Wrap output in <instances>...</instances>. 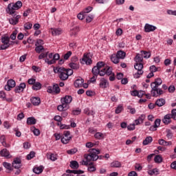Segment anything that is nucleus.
Instances as JSON below:
<instances>
[{
    "label": "nucleus",
    "mask_w": 176,
    "mask_h": 176,
    "mask_svg": "<svg viewBox=\"0 0 176 176\" xmlns=\"http://www.w3.org/2000/svg\"><path fill=\"white\" fill-rule=\"evenodd\" d=\"M50 32L54 36H56L57 35H61L63 30L61 28H51Z\"/></svg>",
    "instance_id": "nucleus-16"
},
{
    "label": "nucleus",
    "mask_w": 176,
    "mask_h": 176,
    "mask_svg": "<svg viewBox=\"0 0 176 176\" xmlns=\"http://www.w3.org/2000/svg\"><path fill=\"white\" fill-rule=\"evenodd\" d=\"M171 114H166L162 120L163 123L164 124H169V123H171Z\"/></svg>",
    "instance_id": "nucleus-21"
},
{
    "label": "nucleus",
    "mask_w": 176,
    "mask_h": 176,
    "mask_svg": "<svg viewBox=\"0 0 176 176\" xmlns=\"http://www.w3.org/2000/svg\"><path fill=\"white\" fill-rule=\"evenodd\" d=\"M94 137L96 140H104L105 138V134L101 133V132H97L95 133Z\"/></svg>",
    "instance_id": "nucleus-30"
},
{
    "label": "nucleus",
    "mask_w": 176,
    "mask_h": 176,
    "mask_svg": "<svg viewBox=\"0 0 176 176\" xmlns=\"http://www.w3.org/2000/svg\"><path fill=\"white\" fill-rule=\"evenodd\" d=\"M104 65H105V63L104 62H98L96 64V66H95L94 68H97L98 70H100V69H102Z\"/></svg>",
    "instance_id": "nucleus-41"
},
{
    "label": "nucleus",
    "mask_w": 176,
    "mask_h": 176,
    "mask_svg": "<svg viewBox=\"0 0 176 176\" xmlns=\"http://www.w3.org/2000/svg\"><path fill=\"white\" fill-rule=\"evenodd\" d=\"M60 59V54H54L53 58L52 60H49V58H45V61L48 64V65H52L53 64H56V61Z\"/></svg>",
    "instance_id": "nucleus-9"
},
{
    "label": "nucleus",
    "mask_w": 176,
    "mask_h": 176,
    "mask_svg": "<svg viewBox=\"0 0 176 176\" xmlns=\"http://www.w3.org/2000/svg\"><path fill=\"white\" fill-rule=\"evenodd\" d=\"M144 32H153V31H156L157 28L153 25H151L149 23H146L144 25Z\"/></svg>",
    "instance_id": "nucleus-13"
},
{
    "label": "nucleus",
    "mask_w": 176,
    "mask_h": 176,
    "mask_svg": "<svg viewBox=\"0 0 176 176\" xmlns=\"http://www.w3.org/2000/svg\"><path fill=\"white\" fill-rule=\"evenodd\" d=\"M162 120L160 119H156L154 122V125L150 127V131H156L157 127L160 126Z\"/></svg>",
    "instance_id": "nucleus-15"
},
{
    "label": "nucleus",
    "mask_w": 176,
    "mask_h": 176,
    "mask_svg": "<svg viewBox=\"0 0 176 176\" xmlns=\"http://www.w3.org/2000/svg\"><path fill=\"white\" fill-rule=\"evenodd\" d=\"M147 173H148V175H157V174H159V169H157V168H154V169H153V170H148V171H147Z\"/></svg>",
    "instance_id": "nucleus-37"
},
{
    "label": "nucleus",
    "mask_w": 176,
    "mask_h": 176,
    "mask_svg": "<svg viewBox=\"0 0 176 176\" xmlns=\"http://www.w3.org/2000/svg\"><path fill=\"white\" fill-rule=\"evenodd\" d=\"M166 12L167 14H170V16H176V10H168Z\"/></svg>",
    "instance_id": "nucleus-61"
},
{
    "label": "nucleus",
    "mask_w": 176,
    "mask_h": 176,
    "mask_svg": "<svg viewBox=\"0 0 176 176\" xmlns=\"http://www.w3.org/2000/svg\"><path fill=\"white\" fill-rule=\"evenodd\" d=\"M1 43L3 45L0 46V50H6L8 47H10V45H13L14 42L10 41V37L3 36L1 38Z\"/></svg>",
    "instance_id": "nucleus-4"
},
{
    "label": "nucleus",
    "mask_w": 176,
    "mask_h": 176,
    "mask_svg": "<svg viewBox=\"0 0 176 176\" xmlns=\"http://www.w3.org/2000/svg\"><path fill=\"white\" fill-rule=\"evenodd\" d=\"M95 145H96L95 143L90 142H87V143L85 144L86 148H93V146H94Z\"/></svg>",
    "instance_id": "nucleus-62"
},
{
    "label": "nucleus",
    "mask_w": 176,
    "mask_h": 176,
    "mask_svg": "<svg viewBox=\"0 0 176 176\" xmlns=\"http://www.w3.org/2000/svg\"><path fill=\"white\" fill-rule=\"evenodd\" d=\"M81 64H86L90 65L91 64V58L89 54H85L82 58L80 60Z\"/></svg>",
    "instance_id": "nucleus-8"
},
{
    "label": "nucleus",
    "mask_w": 176,
    "mask_h": 176,
    "mask_svg": "<svg viewBox=\"0 0 176 176\" xmlns=\"http://www.w3.org/2000/svg\"><path fill=\"white\" fill-rule=\"evenodd\" d=\"M99 86L101 89H107V87H109V82H108V80L102 78L100 80Z\"/></svg>",
    "instance_id": "nucleus-14"
},
{
    "label": "nucleus",
    "mask_w": 176,
    "mask_h": 176,
    "mask_svg": "<svg viewBox=\"0 0 176 176\" xmlns=\"http://www.w3.org/2000/svg\"><path fill=\"white\" fill-rule=\"evenodd\" d=\"M25 87V83L22 82L19 85V86L16 87L15 93H21V91H24V89Z\"/></svg>",
    "instance_id": "nucleus-22"
},
{
    "label": "nucleus",
    "mask_w": 176,
    "mask_h": 176,
    "mask_svg": "<svg viewBox=\"0 0 176 176\" xmlns=\"http://www.w3.org/2000/svg\"><path fill=\"white\" fill-rule=\"evenodd\" d=\"M123 111V105L119 104L115 110L116 113L119 114Z\"/></svg>",
    "instance_id": "nucleus-50"
},
{
    "label": "nucleus",
    "mask_w": 176,
    "mask_h": 176,
    "mask_svg": "<svg viewBox=\"0 0 176 176\" xmlns=\"http://www.w3.org/2000/svg\"><path fill=\"white\" fill-rule=\"evenodd\" d=\"M69 108V106H66L65 104H60L58 106L57 109L60 112H63V111H67Z\"/></svg>",
    "instance_id": "nucleus-31"
},
{
    "label": "nucleus",
    "mask_w": 176,
    "mask_h": 176,
    "mask_svg": "<svg viewBox=\"0 0 176 176\" xmlns=\"http://www.w3.org/2000/svg\"><path fill=\"white\" fill-rule=\"evenodd\" d=\"M54 120H56V122H59L58 123L60 124L61 122L63 121V118H61V116H56L54 118Z\"/></svg>",
    "instance_id": "nucleus-63"
},
{
    "label": "nucleus",
    "mask_w": 176,
    "mask_h": 176,
    "mask_svg": "<svg viewBox=\"0 0 176 176\" xmlns=\"http://www.w3.org/2000/svg\"><path fill=\"white\" fill-rule=\"evenodd\" d=\"M23 27L25 30H31V28H32V23L30 22H27L26 23L24 24Z\"/></svg>",
    "instance_id": "nucleus-54"
},
{
    "label": "nucleus",
    "mask_w": 176,
    "mask_h": 176,
    "mask_svg": "<svg viewBox=\"0 0 176 176\" xmlns=\"http://www.w3.org/2000/svg\"><path fill=\"white\" fill-rule=\"evenodd\" d=\"M89 167H88V171H90L91 173L96 171V166L93 165V163L89 164Z\"/></svg>",
    "instance_id": "nucleus-55"
},
{
    "label": "nucleus",
    "mask_w": 176,
    "mask_h": 176,
    "mask_svg": "<svg viewBox=\"0 0 176 176\" xmlns=\"http://www.w3.org/2000/svg\"><path fill=\"white\" fill-rule=\"evenodd\" d=\"M54 72L55 74H58L59 78L61 80H67L68 79V75H67V69L64 67H54Z\"/></svg>",
    "instance_id": "nucleus-3"
},
{
    "label": "nucleus",
    "mask_w": 176,
    "mask_h": 176,
    "mask_svg": "<svg viewBox=\"0 0 176 176\" xmlns=\"http://www.w3.org/2000/svg\"><path fill=\"white\" fill-rule=\"evenodd\" d=\"M127 129L129 131H133V130H135V124H130L128 126H127Z\"/></svg>",
    "instance_id": "nucleus-58"
},
{
    "label": "nucleus",
    "mask_w": 176,
    "mask_h": 176,
    "mask_svg": "<svg viewBox=\"0 0 176 176\" xmlns=\"http://www.w3.org/2000/svg\"><path fill=\"white\" fill-rule=\"evenodd\" d=\"M58 125L60 126V129H65V130H69L71 129V126L67 124H62L60 123H58Z\"/></svg>",
    "instance_id": "nucleus-49"
},
{
    "label": "nucleus",
    "mask_w": 176,
    "mask_h": 176,
    "mask_svg": "<svg viewBox=\"0 0 176 176\" xmlns=\"http://www.w3.org/2000/svg\"><path fill=\"white\" fill-rule=\"evenodd\" d=\"M23 6V3L21 1H18L16 3H10L8 6L7 13L9 14H14L16 10H19Z\"/></svg>",
    "instance_id": "nucleus-2"
},
{
    "label": "nucleus",
    "mask_w": 176,
    "mask_h": 176,
    "mask_svg": "<svg viewBox=\"0 0 176 176\" xmlns=\"http://www.w3.org/2000/svg\"><path fill=\"white\" fill-rule=\"evenodd\" d=\"M21 17L20 15H16L14 18H11L9 19L10 24H12V25H16L17 23H19V19Z\"/></svg>",
    "instance_id": "nucleus-18"
},
{
    "label": "nucleus",
    "mask_w": 176,
    "mask_h": 176,
    "mask_svg": "<svg viewBox=\"0 0 176 176\" xmlns=\"http://www.w3.org/2000/svg\"><path fill=\"white\" fill-rule=\"evenodd\" d=\"M71 56H72V52L69 51L63 55V58L64 60H68V58H69Z\"/></svg>",
    "instance_id": "nucleus-53"
},
{
    "label": "nucleus",
    "mask_w": 176,
    "mask_h": 176,
    "mask_svg": "<svg viewBox=\"0 0 176 176\" xmlns=\"http://www.w3.org/2000/svg\"><path fill=\"white\" fill-rule=\"evenodd\" d=\"M116 55H117L120 60H124L126 58V52L122 50L118 51Z\"/></svg>",
    "instance_id": "nucleus-25"
},
{
    "label": "nucleus",
    "mask_w": 176,
    "mask_h": 176,
    "mask_svg": "<svg viewBox=\"0 0 176 176\" xmlns=\"http://www.w3.org/2000/svg\"><path fill=\"white\" fill-rule=\"evenodd\" d=\"M21 160L19 158H16L12 162V166L14 167V168H20L21 167Z\"/></svg>",
    "instance_id": "nucleus-20"
},
{
    "label": "nucleus",
    "mask_w": 176,
    "mask_h": 176,
    "mask_svg": "<svg viewBox=\"0 0 176 176\" xmlns=\"http://www.w3.org/2000/svg\"><path fill=\"white\" fill-rule=\"evenodd\" d=\"M48 159L52 162H56L58 159V155L56 154H50L48 155Z\"/></svg>",
    "instance_id": "nucleus-42"
},
{
    "label": "nucleus",
    "mask_w": 176,
    "mask_h": 176,
    "mask_svg": "<svg viewBox=\"0 0 176 176\" xmlns=\"http://www.w3.org/2000/svg\"><path fill=\"white\" fill-rule=\"evenodd\" d=\"M83 82L84 80L82 78H78L76 80V81L74 82L75 87H82V85H83Z\"/></svg>",
    "instance_id": "nucleus-27"
},
{
    "label": "nucleus",
    "mask_w": 176,
    "mask_h": 176,
    "mask_svg": "<svg viewBox=\"0 0 176 176\" xmlns=\"http://www.w3.org/2000/svg\"><path fill=\"white\" fill-rule=\"evenodd\" d=\"M0 155L3 156V157H6L7 159H10V157H12L10 156V153H9V151L6 148H3L0 151Z\"/></svg>",
    "instance_id": "nucleus-17"
},
{
    "label": "nucleus",
    "mask_w": 176,
    "mask_h": 176,
    "mask_svg": "<svg viewBox=\"0 0 176 176\" xmlns=\"http://www.w3.org/2000/svg\"><path fill=\"white\" fill-rule=\"evenodd\" d=\"M144 60V58L142 55L140 54H137L136 56L135 57V63H142V60Z\"/></svg>",
    "instance_id": "nucleus-32"
},
{
    "label": "nucleus",
    "mask_w": 176,
    "mask_h": 176,
    "mask_svg": "<svg viewBox=\"0 0 176 176\" xmlns=\"http://www.w3.org/2000/svg\"><path fill=\"white\" fill-rule=\"evenodd\" d=\"M61 104H64L66 107H69V103L72 102V96H65L60 99Z\"/></svg>",
    "instance_id": "nucleus-10"
},
{
    "label": "nucleus",
    "mask_w": 176,
    "mask_h": 176,
    "mask_svg": "<svg viewBox=\"0 0 176 176\" xmlns=\"http://www.w3.org/2000/svg\"><path fill=\"white\" fill-rule=\"evenodd\" d=\"M105 68V72L106 75H108V76L113 75V72H112V67H106Z\"/></svg>",
    "instance_id": "nucleus-44"
},
{
    "label": "nucleus",
    "mask_w": 176,
    "mask_h": 176,
    "mask_svg": "<svg viewBox=\"0 0 176 176\" xmlns=\"http://www.w3.org/2000/svg\"><path fill=\"white\" fill-rule=\"evenodd\" d=\"M78 19V20H83V19H85V14L83 12V11H82L81 12H80L78 15H77Z\"/></svg>",
    "instance_id": "nucleus-60"
},
{
    "label": "nucleus",
    "mask_w": 176,
    "mask_h": 176,
    "mask_svg": "<svg viewBox=\"0 0 176 176\" xmlns=\"http://www.w3.org/2000/svg\"><path fill=\"white\" fill-rule=\"evenodd\" d=\"M170 116L172 119H173L174 120H176V109H173L172 110Z\"/></svg>",
    "instance_id": "nucleus-59"
},
{
    "label": "nucleus",
    "mask_w": 176,
    "mask_h": 176,
    "mask_svg": "<svg viewBox=\"0 0 176 176\" xmlns=\"http://www.w3.org/2000/svg\"><path fill=\"white\" fill-rule=\"evenodd\" d=\"M93 19H94V15L89 14L86 18L87 23H91L93 21Z\"/></svg>",
    "instance_id": "nucleus-57"
},
{
    "label": "nucleus",
    "mask_w": 176,
    "mask_h": 176,
    "mask_svg": "<svg viewBox=\"0 0 176 176\" xmlns=\"http://www.w3.org/2000/svg\"><path fill=\"white\" fill-rule=\"evenodd\" d=\"M36 82V80L35 78H30L28 80V83L29 85H33Z\"/></svg>",
    "instance_id": "nucleus-64"
},
{
    "label": "nucleus",
    "mask_w": 176,
    "mask_h": 176,
    "mask_svg": "<svg viewBox=\"0 0 176 176\" xmlns=\"http://www.w3.org/2000/svg\"><path fill=\"white\" fill-rule=\"evenodd\" d=\"M79 31V27H74L70 30V34L72 36H76Z\"/></svg>",
    "instance_id": "nucleus-26"
},
{
    "label": "nucleus",
    "mask_w": 176,
    "mask_h": 176,
    "mask_svg": "<svg viewBox=\"0 0 176 176\" xmlns=\"http://www.w3.org/2000/svg\"><path fill=\"white\" fill-rule=\"evenodd\" d=\"M3 167H5V168H6V170H8V171H12V164H10L8 162H3Z\"/></svg>",
    "instance_id": "nucleus-48"
},
{
    "label": "nucleus",
    "mask_w": 176,
    "mask_h": 176,
    "mask_svg": "<svg viewBox=\"0 0 176 176\" xmlns=\"http://www.w3.org/2000/svg\"><path fill=\"white\" fill-rule=\"evenodd\" d=\"M140 54L143 56V58H149V57H151V52L146 51H141Z\"/></svg>",
    "instance_id": "nucleus-38"
},
{
    "label": "nucleus",
    "mask_w": 176,
    "mask_h": 176,
    "mask_svg": "<svg viewBox=\"0 0 176 176\" xmlns=\"http://www.w3.org/2000/svg\"><path fill=\"white\" fill-rule=\"evenodd\" d=\"M70 167H71V168H78L79 164L76 161H72L70 162Z\"/></svg>",
    "instance_id": "nucleus-45"
},
{
    "label": "nucleus",
    "mask_w": 176,
    "mask_h": 176,
    "mask_svg": "<svg viewBox=\"0 0 176 176\" xmlns=\"http://www.w3.org/2000/svg\"><path fill=\"white\" fill-rule=\"evenodd\" d=\"M92 74H94L95 76H97V75H100V76H104V75H106L105 67H103L99 70H98V69L96 67L93 68Z\"/></svg>",
    "instance_id": "nucleus-11"
},
{
    "label": "nucleus",
    "mask_w": 176,
    "mask_h": 176,
    "mask_svg": "<svg viewBox=\"0 0 176 176\" xmlns=\"http://www.w3.org/2000/svg\"><path fill=\"white\" fill-rule=\"evenodd\" d=\"M74 174H76V170H67L66 173L63 174V176H74Z\"/></svg>",
    "instance_id": "nucleus-39"
},
{
    "label": "nucleus",
    "mask_w": 176,
    "mask_h": 176,
    "mask_svg": "<svg viewBox=\"0 0 176 176\" xmlns=\"http://www.w3.org/2000/svg\"><path fill=\"white\" fill-rule=\"evenodd\" d=\"M151 87L152 88L151 95L153 97H159V96L163 94V90H162V89L157 88V87L155 86V84H151Z\"/></svg>",
    "instance_id": "nucleus-6"
},
{
    "label": "nucleus",
    "mask_w": 176,
    "mask_h": 176,
    "mask_svg": "<svg viewBox=\"0 0 176 176\" xmlns=\"http://www.w3.org/2000/svg\"><path fill=\"white\" fill-rule=\"evenodd\" d=\"M47 91L51 94H58L60 93V87H58V85L55 84L53 86L48 87Z\"/></svg>",
    "instance_id": "nucleus-7"
},
{
    "label": "nucleus",
    "mask_w": 176,
    "mask_h": 176,
    "mask_svg": "<svg viewBox=\"0 0 176 176\" xmlns=\"http://www.w3.org/2000/svg\"><path fill=\"white\" fill-rule=\"evenodd\" d=\"M93 10V7L89 6L82 10V13L85 14V13H90Z\"/></svg>",
    "instance_id": "nucleus-52"
},
{
    "label": "nucleus",
    "mask_w": 176,
    "mask_h": 176,
    "mask_svg": "<svg viewBox=\"0 0 176 176\" xmlns=\"http://www.w3.org/2000/svg\"><path fill=\"white\" fill-rule=\"evenodd\" d=\"M45 50V48L42 45H36L35 52L38 54L43 51Z\"/></svg>",
    "instance_id": "nucleus-47"
},
{
    "label": "nucleus",
    "mask_w": 176,
    "mask_h": 176,
    "mask_svg": "<svg viewBox=\"0 0 176 176\" xmlns=\"http://www.w3.org/2000/svg\"><path fill=\"white\" fill-rule=\"evenodd\" d=\"M36 124V119L34 117H29L27 119V124L28 126H32V124Z\"/></svg>",
    "instance_id": "nucleus-24"
},
{
    "label": "nucleus",
    "mask_w": 176,
    "mask_h": 176,
    "mask_svg": "<svg viewBox=\"0 0 176 176\" xmlns=\"http://www.w3.org/2000/svg\"><path fill=\"white\" fill-rule=\"evenodd\" d=\"M154 162L155 163L158 164L162 163V162H163V157H162V155H155V157H154Z\"/></svg>",
    "instance_id": "nucleus-34"
},
{
    "label": "nucleus",
    "mask_w": 176,
    "mask_h": 176,
    "mask_svg": "<svg viewBox=\"0 0 176 176\" xmlns=\"http://www.w3.org/2000/svg\"><path fill=\"white\" fill-rule=\"evenodd\" d=\"M30 100L35 107H38L41 104V98L39 97H32Z\"/></svg>",
    "instance_id": "nucleus-19"
},
{
    "label": "nucleus",
    "mask_w": 176,
    "mask_h": 176,
    "mask_svg": "<svg viewBox=\"0 0 176 176\" xmlns=\"http://www.w3.org/2000/svg\"><path fill=\"white\" fill-rule=\"evenodd\" d=\"M162 82L163 81L162 80L161 78H157L155 82L151 83V85L155 84L154 86H155V87H159V86L162 85Z\"/></svg>",
    "instance_id": "nucleus-40"
},
{
    "label": "nucleus",
    "mask_w": 176,
    "mask_h": 176,
    "mask_svg": "<svg viewBox=\"0 0 176 176\" xmlns=\"http://www.w3.org/2000/svg\"><path fill=\"white\" fill-rule=\"evenodd\" d=\"M35 157V152L31 151L30 154L27 155L28 160H31V159H34Z\"/></svg>",
    "instance_id": "nucleus-56"
},
{
    "label": "nucleus",
    "mask_w": 176,
    "mask_h": 176,
    "mask_svg": "<svg viewBox=\"0 0 176 176\" xmlns=\"http://www.w3.org/2000/svg\"><path fill=\"white\" fill-rule=\"evenodd\" d=\"M153 141V139L151 136H148L145 138V140L143 141V145H148V144H151Z\"/></svg>",
    "instance_id": "nucleus-35"
},
{
    "label": "nucleus",
    "mask_w": 176,
    "mask_h": 176,
    "mask_svg": "<svg viewBox=\"0 0 176 176\" xmlns=\"http://www.w3.org/2000/svg\"><path fill=\"white\" fill-rule=\"evenodd\" d=\"M110 166L111 167L119 168L122 167V163H120L119 161H113L111 163Z\"/></svg>",
    "instance_id": "nucleus-33"
},
{
    "label": "nucleus",
    "mask_w": 176,
    "mask_h": 176,
    "mask_svg": "<svg viewBox=\"0 0 176 176\" xmlns=\"http://www.w3.org/2000/svg\"><path fill=\"white\" fill-rule=\"evenodd\" d=\"M156 105H157V107H163V105H164V104H166V100H164V99L161 98V99H158L156 102H155Z\"/></svg>",
    "instance_id": "nucleus-36"
},
{
    "label": "nucleus",
    "mask_w": 176,
    "mask_h": 176,
    "mask_svg": "<svg viewBox=\"0 0 176 176\" xmlns=\"http://www.w3.org/2000/svg\"><path fill=\"white\" fill-rule=\"evenodd\" d=\"M71 139L72 138H65V136H64L60 139V141L62 144H67L69 142V141H71Z\"/></svg>",
    "instance_id": "nucleus-46"
},
{
    "label": "nucleus",
    "mask_w": 176,
    "mask_h": 176,
    "mask_svg": "<svg viewBox=\"0 0 176 176\" xmlns=\"http://www.w3.org/2000/svg\"><path fill=\"white\" fill-rule=\"evenodd\" d=\"M14 86H16V81H14V80H8L4 89L7 91H10V90H12Z\"/></svg>",
    "instance_id": "nucleus-12"
},
{
    "label": "nucleus",
    "mask_w": 176,
    "mask_h": 176,
    "mask_svg": "<svg viewBox=\"0 0 176 176\" xmlns=\"http://www.w3.org/2000/svg\"><path fill=\"white\" fill-rule=\"evenodd\" d=\"M110 58H111V63H113V64H119L120 59H119V58L118 57V55H117V54H113L111 56Z\"/></svg>",
    "instance_id": "nucleus-23"
},
{
    "label": "nucleus",
    "mask_w": 176,
    "mask_h": 176,
    "mask_svg": "<svg viewBox=\"0 0 176 176\" xmlns=\"http://www.w3.org/2000/svg\"><path fill=\"white\" fill-rule=\"evenodd\" d=\"M76 152H78V148H74L67 151V153L68 155H75V153H76Z\"/></svg>",
    "instance_id": "nucleus-51"
},
{
    "label": "nucleus",
    "mask_w": 176,
    "mask_h": 176,
    "mask_svg": "<svg viewBox=\"0 0 176 176\" xmlns=\"http://www.w3.org/2000/svg\"><path fill=\"white\" fill-rule=\"evenodd\" d=\"M69 67L72 68V69H79V63H69Z\"/></svg>",
    "instance_id": "nucleus-43"
},
{
    "label": "nucleus",
    "mask_w": 176,
    "mask_h": 176,
    "mask_svg": "<svg viewBox=\"0 0 176 176\" xmlns=\"http://www.w3.org/2000/svg\"><path fill=\"white\" fill-rule=\"evenodd\" d=\"M134 68L138 72L133 75V76L134 78H135V79H138V78H140V76L144 74V71H142V68H144V65H142V63H136L134 65Z\"/></svg>",
    "instance_id": "nucleus-5"
},
{
    "label": "nucleus",
    "mask_w": 176,
    "mask_h": 176,
    "mask_svg": "<svg viewBox=\"0 0 176 176\" xmlns=\"http://www.w3.org/2000/svg\"><path fill=\"white\" fill-rule=\"evenodd\" d=\"M32 89L36 91L41 90L42 89V84L39 82H36L33 84Z\"/></svg>",
    "instance_id": "nucleus-28"
},
{
    "label": "nucleus",
    "mask_w": 176,
    "mask_h": 176,
    "mask_svg": "<svg viewBox=\"0 0 176 176\" xmlns=\"http://www.w3.org/2000/svg\"><path fill=\"white\" fill-rule=\"evenodd\" d=\"M100 155V150L93 148L92 153L85 155V161H81V164L82 166H89L90 162H96V160H98V155Z\"/></svg>",
    "instance_id": "nucleus-1"
},
{
    "label": "nucleus",
    "mask_w": 176,
    "mask_h": 176,
    "mask_svg": "<svg viewBox=\"0 0 176 176\" xmlns=\"http://www.w3.org/2000/svg\"><path fill=\"white\" fill-rule=\"evenodd\" d=\"M43 171V166H36L33 168V173L35 174H41Z\"/></svg>",
    "instance_id": "nucleus-29"
}]
</instances>
